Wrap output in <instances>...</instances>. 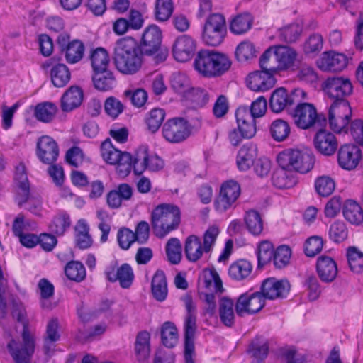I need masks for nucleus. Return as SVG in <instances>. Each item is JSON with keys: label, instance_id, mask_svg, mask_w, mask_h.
Listing matches in <instances>:
<instances>
[{"label": "nucleus", "instance_id": "43", "mask_svg": "<svg viewBox=\"0 0 363 363\" xmlns=\"http://www.w3.org/2000/svg\"><path fill=\"white\" fill-rule=\"evenodd\" d=\"M252 22L249 14L238 15L231 21L230 30L235 35H242L252 28Z\"/></svg>", "mask_w": 363, "mask_h": 363}, {"label": "nucleus", "instance_id": "39", "mask_svg": "<svg viewBox=\"0 0 363 363\" xmlns=\"http://www.w3.org/2000/svg\"><path fill=\"white\" fill-rule=\"evenodd\" d=\"M256 56L257 50L255 46L249 40H244L240 43L235 48V57L239 62H247L255 58Z\"/></svg>", "mask_w": 363, "mask_h": 363}, {"label": "nucleus", "instance_id": "8", "mask_svg": "<svg viewBox=\"0 0 363 363\" xmlns=\"http://www.w3.org/2000/svg\"><path fill=\"white\" fill-rule=\"evenodd\" d=\"M351 117L352 108L348 101L331 103L328 111V123L334 132H347Z\"/></svg>", "mask_w": 363, "mask_h": 363}, {"label": "nucleus", "instance_id": "18", "mask_svg": "<svg viewBox=\"0 0 363 363\" xmlns=\"http://www.w3.org/2000/svg\"><path fill=\"white\" fill-rule=\"evenodd\" d=\"M289 291L290 284L287 280H279L274 277L266 279L261 286V293L265 299L282 298Z\"/></svg>", "mask_w": 363, "mask_h": 363}, {"label": "nucleus", "instance_id": "45", "mask_svg": "<svg viewBox=\"0 0 363 363\" xmlns=\"http://www.w3.org/2000/svg\"><path fill=\"white\" fill-rule=\"evenodd\" d=\"M161 339L162 344L169 348L174 347L178 342V331L172 322H165L161 328Z\"/></svg>", "mask_w": 363, "mask_h": 363}, {"label": "nucleus", "instance_id": "19", "mask_svg": "<svg viewBox=\"0 0 363 363\" xmlns=\"http://www.w3.org/2000/svg\"><path fill=\"white\" fill-rule=\"evenodd\" d=\"M196 50V43L190 36L182 35L178 37L172 45L174 59L181 62L189 61Z\"/></svg>", "mask_w": 363, "mask_h": 363}, {"label": "nucleus", "instance_id": "46", "mask_svg": "<svg viewBox=\"0 0 363 363\" xmlns=\"http://www.w3.org/2000/svg\"><path fill=\"white\" fill-rule=\"evenodd\" d=\"M84 52V45L82 42L79 40H74L71 41L69 45H67L62 53L65 54V60L68 63L74 64L82 58Z\"/></svg>", "mask_w": 363, "mask_h": 363}, {"label": "nucleus", "instance_id": "21", "mask_svg": "<svg viewBox=\"0 0 363 363\" xmlns=\"http://www.w3.org/2000/svg\"><path fill=\"white\" fill-rule=\"evenodd\" d=\"M105 274L109 281H118L123 289H128L134 279L133 271L130 265L127 263L123 264L117 269L116 265H111L106 269Z\"/></svg>", "mask_w": 363, "mask_h": 363}, {"label": "nucleus", "instance_id": "15", "mask_svg": "<svg viewBox=\"0 0 363 363\" xmlns=\"http://www.w3.org/2000/svg\"><path fill=\"white\" fill-rule=\"evenodd\" d=\"M362 157V150L354 144H344L337 152V163L345 170H353L359 164Z\"/></svg>", "mask_w": 363, "mask_h": 363}, {"label": "nucleus", "instance_id": "42", "mask_svg": "<svg viewBox=\"0 0 363 363\" xmlns=\"http://www.w3.org/2000/svg\"><path fill=\"white\" fill-rule=\"evenodd\" d=\"M94 72L108 69L110 59L108 52L103 48L94 50L90 55Z\"/></svg>", "mask_w": 363, "mask_h": 363}, {"label": "nucleus", "instance_id": "47", "mask_svg": "<svg viewBox=\"0 0 363 363\" xmlns=\"http://www.w3.org/2000/svg\"><path fill=\"white\" fill-rule=\"evenodd\" d=\"M70 225L69 216L65 213H60L53 217L48 227L52 233L60 236L64 235Z\"/></svg>", "mask_w": 363, "mask_h": 363}, {"label": "nucleus", "instance_id": "5", "mask_svg": "<svg viewBox=\"0 0 363 363\" xmlns=\"http://www.w3.org/2000/svg\"><path fill=\"white\" fill-rule=\"evenodd\" d=\"M22 342L14 339L7 344V349L15 363H31L35 350V336L26 324L21 333Z\"/></svg>", "mask_w": 363, "mask_h": 363}, {"label": "nucleus", "instance_id": "28", "mask_svg": "<svg viewBox=\"0 0 363 363\" xmlns=\"http://www.w3.org/2000/svg\"><path fill=\"white\" fill-rule=\"evenodd\" d=\"M74 242L76 246L81 250L88 249L93 244L89 226L84 219L79 220L74 226Z\"/></svg>", "mask_w": 363, "mask_h": 363}, {"label": "nucleus", "instance_id": "1", "mask_svg": "<svg viewBox=\"0 0 363 363\" xmlns=\"http://www.w3.org/2000/svg\"><path fill=\"white\" fill-rule=\"evenodd\" d=\"M144 55L135 39L131 37L122 38L116 42L113 48V64L121 74L133 75L141 69Z\"/></svg>", "mask_w": 363, "mask_h": 363}, {"label": "nucleus", "instance_id": "36", "mask_svg": "<svg viewBox=\"0 0 363 363\" xmlns=\"http://www.w3.org/2000/svg\"><path fill=\"white\" fill-rule=\"evenodd\" d=\"M252 270V265L249 261L239 259L230 266L228 274L233 279L241 281L248 277Z\"/></svg>", "mask_w": 363, "mask_h": 363}, {"label": "nucleus", "instance_id": "40", "mask_svg": "<svg viewBox=\"0 0 363 363\" xmlns=\"http://www.w3.org/2000/svg\"><path fill=\"white\" fill-rule=\"evenodd\" d=\"M343 215L345 218L353 225H359L363 222V210L354 201H348L344 206Z\"/></svg>", "mask_w": 363, "mask_h": 363}, {"label": "nucleus", "instance_id": "17", "mask_svg": "<svg viewBox=\"0 0 363 363\" xmlns=\"http://www.w3.org/2000/svg\"><path fill=\"white\" fill-rule=\"evenodd\" d=\"M162 43V32L156 25L147 26L142 35L140 44V49L145 55L151 56L160 48Z\"/></svg>", "mask_w": 363, "mask_h": 363}, {"label": "nucleus", "instance_id": "64", "mask_svg": "<svg viewBox=\"0 0 363 363\" xmlns=\"http://www.w3.org/2000/svg\"><path fill=\"white\" fill-rule=\"evenodd\" d=\"M335 186L334 180L328 176L319 177L315 182V190L322 196H330L333 192Z\"/></svg>", "mask_w": 363, "mask_h": 363}, {"label": "nucleus", "instance_id": "48", "mask_svg": "<svg viewBox=\"0 0 363 363\" xmlns=\"http://www.w3.org/2000/svg\"><path fill=\"white\" fill-rule=\"evenodd\" d=\"M148 156V149L145 146H141L135 151L133 157L132 167L135 174L140 175L147 170Z\"/></svg>", "mask_w": 363, "mask_h": 363}, {"label": "nucleus", "instance_id": "44", "mask_svg": "<svg viewBox=\"0 0 363 363\" xmlns=\"http://www.w3.org/2000/svg\"><path fill=\"white\" fill-rule=\"evenodd\" d=\"M289 171V169L281 167L276 170L272 177L274 186L279 189H288L293 186L296 183V180Z\"/></svg>", "mask_w": 363, "mask_h": 363}, {"label": "nucleus", "instance_id": "49", "mask_svg": "<svg viewBox=\"0 0 363 363\" xmlns=\"http://www.w3.org/2000/svg\"><path fill=\"white\" fill-rule=\"evenodd\" d=\"M274 252V246L270 241L262 240L258 244L257 256L259 268L268 264L272 259Z\"/></svg>", "mask_w": 363, "mask_h": 363}, {"label": "nucleus", "instance_id": "7", "mask_svg": "<svg viewBox=\"0 0 363 363\" xmlns=\"http://www.w3.org/2000/svg\"><path fill=\"white\" fill-rule=\"evenodd\" d=\"M226 34V23L223 15L210 14L206 19L203 28L202 39L205 44L216 47L224 40Z\"/></svg>", "mask_w": 363, "mask_h": 363}, {"label": "nucleus", "instance_id": "31", "mask_svg": "<svg viewBox=\"0 0 363 363\" xmlns=\"http://www.w3.org/2000/svg\"><path fill=\"white\" fill-rule=\"evenodd\" d=\"M151 291L153 297L160 302L164 301L167 296V283L164 272L157 270L151 282Z\"/></svg>", "mask_w": 363, "mask_h": 363}, {"label": "nucleus", "instance_id": "57", "mask_svg": "<svg viewBox=\"0 0 363 363\" xmlns=\"http://www.w3.org/2000/svg\"><path fill=\"white\" fill-rule=\"evenodd\" d=\"M173 2L172 0H156L155 16L157 21L168 20L173 13Z\"/></svg>", "mask_w": 363, "mask_h": 363}, {"label": "nucleus", "instance_id": "52", "mask_svg": "<svg viewBox=\"0 0 363 363\" xmlns=\"http://www.w3.org/2000/svg\"><path fill=\"white\" fill-rule=\"evenodd\" d=\"M121 151L116 149L109 138H106L101 145V155L106 163L114 165L118 162Z\"/></svg>", "mask_w": 363, "mask_h": 363}, {"label": "nucleus", "instance_id": "58", "mask_svg": "<svg viewBox=\"0 0 363 363\" xmlns=\"http://www.w3.org/2000/svg\"><path fill=\"white\" fill-rule=\"evenodd\" d=\"M291 257V250L287 245L279 246L274 252L273 262L276 268L282 269L287 266Z\"/></svg>", "mask_w": 363, "mask_h": 363}, {"label": "nucleus", "instance_id": "23", "mask_svg": "<svg viewBox=\"0 0 363 363\" xmlns=\"http://www.w3.org/2000/svg\"><path fill=\"white\" fill-rule=\"evenodd\" d=\"M318 67L323 71L340 72L346 67L347 60L345 55L335 52H325L319 60Z\"/></svg>", "mask_w": 363, "mask_h": 363}, {"label": "nucleus", "instance_id": "53", "mask_svg": "<svg viewBox=\"0 0 363 363\" xmlns=\"http://www.w3.org/2000/svg\"><path fill=\"white\" fill-rule=\"evenodd\" d=\"M347 262L352 271L359 273L363 270V252L356 247H349L347 250Z\"/></svg>", "mask_w": 363, "mask_h": 363}, {"label": "nucleus", "instance_id": "37", "mask_svg": "<svg viewBox=\"0 0 363 363\" xmlns=\"http://www.w3.org/2000/svg\"><path fill=\"white\" fill-rule=\"evenodd\" d=\"M51 81L56 87H64L71 78L69 68L64 64L59 63L53 66L50 70Z\"/></svg>", "mask_w": 363, "mask_h": 363}, {"label": "nucleus", "instance_id": "13", "mask_svg": "<svg viewBox=\"0 0 363 363\" xmlns=\"http://www.w3.org/2000/svg\"><path fill=\"white\" fill-rule=\"evenodd\" d=\"M240 191L238 182L230 180L223 183L220 194L214 201L216 211L222 213L231 208L239 198Z\"/></svg>", "mask_w": 363, "mask_h": 363}, {"label": "nucleus", "instance_id": "22", "mask_svg": "<svg viewBox=\"0 0 363 363\" xmlns=\"http://www.w3.org/2000/svg\"><path fill=\"white\" fill-rule=\"evenodd\" d=\"M247 86L255 91H265L272 88L276 79L274 76L261 69L260 71H255L250 73L247 79Z\"/></svg>", "mask_w": 363, "mask_h": 363}, {"label": "nucleus", "instance_id": "14", "mask_svg": "<svg viewBox=\"0 0 363 363\" xmlns=\"http://www.w3.org/2000/svg\"><path fill=\"white\" fill-rule=\"evenodd\" d=\"M265 305V298L261 291L241 294L235 303V313L238 316L252 315L259 312Z\"/></svg>", "mask_w": 363, "mask_h": 363}, {"label": "nucleus", "instance_id": "50", "mask_svg": "<svg viewBox=\"0 0 363 363\" xmlns=\"http://www.w3.org/2000/svg\"><path fill=\"white\" fill-rule=\"evenodd\" d=\"M249 352L258 362L263 361L269 352L267 341L260 337L255 338L250 345Z\"/></svg>", "mask_w": 363, "mask_h": 363}, {"label": "nucleus", "instance_id": "25", "mask_svg": "<svg viewBox=\"0 0 363 363\" xmlns=\"http://www.w3.org/2000/svg\"><path fill=\"white\" fill-rule=\"evenodd\" d=\"M257 156V147L253 143L242 146L238 150L236 157V164L240 171H247L254 164Z\"/></svg>", "mask_w": 363, "mask_h": 363}, {"label": "nucleus", "instance_id": "62", "mask_svg": "<svg viewBox=\"0 0 363 363\" xmlns=\"http://www.w3.org/2000/svg\"><path fill=\"white\" fill-rule=\"evenodd\" d=\"M347 236L348 230L343 222L337 220L330 225L329 237L334 242H342L347 239Z\"/></svg>", "mask_w": 363, "mask_h": 363}, {"label": "nucleus", "instance_id": "54", "mask_svg": "<svg viewBox=\"0 0 363 363\" xmlns=\"http://www.w3.org/2000/svg\"><path fill=\"white\" fill-rule=\"evenodd\" d=\"M302 33V28L297 23H293L279 30V38L281 40L291 43L296 42Z\"/></svg>", "mask_w": 363, "mask_h": 363}, {"label": "nucleus", "instance_id": "59", "mask_svg": "<svg viewBox=\"0 0 363 363\" xmlns=\"http://www.w3.org/2000/svg\"><path fill=\"white\" fill-rule=\"evenodd\" d=\"M67 278L70 280L80 282L86 277V270L84 265L79 262H70L65 269Z\"/></svg>", "mask_w": 363, "mask_h": 363}, {"label": "nucleus", "instance_id": "32", "mask_svg": "<svg viewBox=\"0 0 363 363\" xmlns=\"http://www.w3.org/2000/svg\"><path fill=\"white\" fill-rule=\"evenodd\" d=\"M184 252L188 260L191 262L198 261L205 252L202 247L200 238L195 235L188 236L185 240Z\"/></svg>", "mask_w": 363, "mask_h": 363}, {"label": "nucleus", "instance_id": "24", "mask_svg": "<svg viewBox=\"0 0 363 363\" xmlns=\"http://www.w3.org/2000/svg\"><path fill=\"white\" fill-rule=\"evenodd\" d=\"M238 130L246 138H252L256 133V121L245 107H238L235 111Z\"/></svg>", "mask_w": 363, "mask_h": 363}, {"label": "nucleus", "instance_id": "29", "mask_svg": "<svg viewBox=\"0 0 363 363\" xmlns=\"http://www.w3.org/2000/svg\"><path fill=\"white\" fill-rule=\"evenodd\" d=\"M235 303L228 297H222L218 303V313L221 323L231 328L235 324Z\"/></svg>", "mask_w": 363, "mask_h": 363}, {"label": "nucleus", "instance_id": "16", "mask_svg": "<svg viewBox=\"0 0 363 363\" xmlns=\"http://www.w3.org/2000/svg\"><path fill=\"white\" fill-rule=\"evenodd\" d=\"M36 155L43 164L55 163L59 156V147L56 141L48 135L40 137L36 145Z\"/></svg>", "mask_w": 363, "mask_h": 363}, {"label": "nucleus", "instance_id": "60", "mask_svg": "<svg viewBox=\"0 0 363 363\" xmlns=\"http://www.w3.org/2000/svg\"><path fill=\"white\" fill-rule=\"evenodd\" d=\"M323 47V38L319 33H313L305 40L303 49L306 54H318Z\"/></svg>", "mask_w": 363, "mask_h": 363}, {"label": "nucleus", "instance_id": "4", "mask_svg": "<svg viewBox=\"0 0 363 363\" xmlns=\"http://www.w3.org/2000/svg\"><path fill=\"white\" fill-rule=\"evenodd\" d=\"M277 162L281 168L306 174L313 168L315 157L308 148H288L277 155Z\"/></svg>", "mask_w": 363, "mask_h": 363}, {"label": "nucleus", "instance_id": "56", "mask_svg": "<svg viewBox=\"0 0 363 363\" xmlns=\"http://www.w3.org/2000/svg\"><path fill=\"white\" fill-rule=\"evenodd\" d=\"M165 118V111L162 108H153L149 113L145 122L147 129L152 133L160 128Z\"/></svg>", "mask_w": 363, "mask_h": 363}, {"label": "nucleus", "instance_id": "9", "mask_svg": "<svg viewBox=\"0 0 363 363\" xmlns=\"http://www.w3.org/2000/svg\"><path fill=\"white\" fill-rule=\"evenodd\" d=\"M297 106L291 113L294 123L299 128L307 130L315 124L322 125L321 118L325 123V118L318 114L317 110L313 104L310 103L296 102Z\"/></svg>", "mask_w": 363, "mask_h": 363}, {"label": "nucleus", "instance_id": "6", "mask_svg": "<svg viewBox=\"0 0 363 363\" xmlns=\"http://www.w3.org/2000/svg\"><path fill=\"white\" fill-rule=\"evenodd\" d=\"M186 310L184 321V359L185 363H194V336L196 330V308L189 295L182 298Z\"/></svg>", "mask_w": 363, "mask_h": 363}, {"label": "nucleus", "instance_id": "26", "mask_svg": "<svg viewBox=\"0 0 363 363\" xmlns=\"http://www.w3.org/2000/svg\"><path fill=\"white\" fill-rule=\"evenodd\" d=\"M273 47L280 71L287 70L294 65L298 54L294 48L287 45H273Z\"/></svg>", "mask_w": 363, "mask_h": 363}, {"label": "nucleus", "instance_id": "3", "mask_svg": "<svg viewBox=\"0 0 363 363\" xmlns=\"http://www.w3.org/2000/svg\"><path fill=\"white\" fill-rule=\"evenodd\" d=\"M181 221L179 208L169 203H162L151 214V225L155 235L162 238L176 230Z\"/></svg>", "mask_w": 363, "mask_h": 363}, {"label": "nucleus", "instance_id": "61", "mask_svg": "<svg viewBox=\"0 0 363 363\" xmlns=\"http://www.w3.org/2000/svg\"><path fill=\"white\" fill-rule=\"evenodd\" d=\"M171 86L176 92L183 94L190 89V79L184 73L175 72L171 77Z\"/></svg>", "mask_w": 363, "mask_h": 363}, {"label": "nucleus", "instance_id": "33", "mask_svg": "<svg viewBox=\"0 0 363 363\" xmlns=\"http://www.w3.org/2000/svg\"><path fill=\"white\" fill-rule=\"evenodd\" d=\"M93 82L94 87L102 91H106L113 88L116 79L113 72L108 69L94 72Z\"/></svg>", "mask_w": 363, "mask_h": 363}, {"label": "nucleus", "instance_id": "27", "mask_svg": "<svg viewBox=\"0 0 363 363\" xmlns=\"http://www.w3.org/2000/svg\"><path fill=\"white\" fill-rule=\"evenodd\" d=\"M316 269L320 279L324 282L333 281L337 274L335 262L327 256H322L318 259Z\"/></svg>", "mask_w": 363, "mask_h": 363}, {"label": "nucleus", "instance_id": "12", "mask_svg": "<svg viewBox=\"0 0 363 363\" xmlns=\"http://www.w3.org/2000/svg\"><path fill=\"white\" fill-rule=\"evenodd\" d=\"M306 92L301 89H295L290 94L285 88L275 89L269 99V107L274 113H280L288 106L305 99Z\"/></svg>", "mask_w": 363, "mask_h": 363}, {"label": "nucleus", "instance_id": "34", "mask_svg": "<svg viewBox=\"0 0 363 363\" xmlns=\"http://www.w3.org/2000/svg\"><path fill=\"white\" fill-rule=\"evenodd\" d=\"M150 335L148 332L143 330L136 336L135 350L137 358L139 361L146 360L150 353Z\"/></svg>", "mask_w": 363, "mask_h": 363}, {"label": "nucleus", "instance_id": "2", "mask_svg": "<svg viewBox=\"0 0 363 363\" xmlns=\"http://www.w3.org/2000/svg\"><path fill=\"white\" fill-rule=\"evenodd\" d=\"M195 69L205 77H217L226 73L232 66V60L225 54L201 50L194 62Z\"/></svg>", "mask_w": 363, "mask_h": 363}, {"label": "nucleus", "instance_id": "30", "mask_svg": "<svg viewBox=\"0 0 363 363\" xmlns=\"http://www.w3.org/2000/svg\"><path fill=\"white\" fill-rule=\"evenodd\" d=\"M82 100V90L78 86H71L62 96L61 108L65 112L71 111L79 106Z\"/></svg>", "mask_w": 363, "mask_h": 363}, {"label": "nucleus", "instance_id": "20", "mask_svg": "<svg viewBox=\"0 0 363 363\" xmlns=\"http://www.w3.org/2000/svg\"><path fill=\"white\" fill-rule=\"evenodd\" d=\"M313 143L317 151L325 156L334 155L338 147L336 136L325 129H320L315 133Z\"/></svg>", "mask_w": 363, "mask_h": 363}, {"label": "nucleus", "instance_id": "51", "mask_svg": "<svg viewBox=\"0 0 363 363\" xmlns=\"http://www.w3.org/2000/svg\"><path fill=\"white\" fill-rule=\"evenodd\" d=\"M270 133L274 140L284 141L290 134V126L282 119L275 120L271 124Z\"/></svg>", "mask_w": 363, "mask_h": 363}, {"label": "nucleus", "instance_id": "35", "mask_svg": "<svg viewBox=\"0 0 363 363\" xmlns=\"http://www.w3.org/2000/svg\"><path fill=\"white\" fill-rule=\"evenodd\" d=\"M245 226L252 235H259L264 229V221L260 213L255 210L247 211L244 216Z\"/></svg>", "mask_w": 363, "mask_h": 363}, {"label": "nucleus", "instance_id": "38", "mask_svg": "<svg viewBox=\"0 0 363 363\" xmlns=\"http://www.w3.org/2000/svg\"><path fill=\"white\" fill-rule=\"evenodd\" d=\"M57 107L52 102H42L37 104L34 110V116L39 121L50 123L55 118Z\"/></svg>", "mask_w": 363, "mask_h": 363}, {"label": "nucleus", "instance_id": "63", "mask_svg": "<svg viewBox=\"0 0 363 363\" xmlns=\"http://www.w3.org/2000/svg\"><path fill=\"white\" fill-rule=\"evenodd\" d=\"M96 216L100 221L98 225V228L101 232L100 242L104 243L108 240V237L111 231V218L108 213L104 210L97 211Z\"/></svg>", "mask_w": 363, "mask_h": 363}, {"label": "nucleus", "instance_id": "55", "mask_svg": "<svg viewBox=\"0 0 363 363\" xmlns=\"http://www.w3.org/2000/svg\"><path fill=\"white\" fill-rule=\"evenodd\" d=\"M182 245L179 239L170 238L166 245V254L168 260L173 264H179L182 259Z\"/></svg>", "mask_w": 363, "mask_h": 363}, {"label": "nucleus", "instance_id": "10", "mask_svg": "<svg viewBox=\"0 0 363 363\" xmlns=\"http://www.w3.org/2000/svg\"><path fill=\"white\" fill-rule=\"evenodd\" d=\"M162 135L170 143H180L190 136L191 125L184 118L174 117L164 123Z\"/></svg>", "mask_w": 363, "mask_h": 363}, {"label": "nucleus", "instance_id": "11", "mask_svg": "<svg viewBox=\"0 0 363 363\" xmlns=\"http://www.w3.org/2000/svg\"><path fill=\"white\" fill-rule=\"evenodd\" d=\"M323 89L333 102H339L348 101L347 97L352 94L353 86L347 77H332L323 82Z\"/></svg>", "mask_w": 363, "mask_h": 363}, {"label": "nucleus", "instance_id": "41", "mask_svg": "<svg viewBox=\"0 0 363 363\" xmlns=\"http://www.w3.org/2000/svg\"><path fill=\"white\" fill-rule=\"evenodd\" d=\"M274 51V47L270 46L263 52L259 58V66L262 69L267 71L274 76L280 69Z\"/></svg>", "mask_w": 363, "mask_h": 363}]
</instances>
